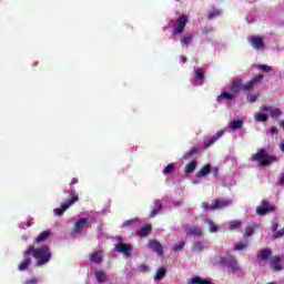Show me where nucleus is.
Wrapping results in <instances>:
<instances>
[{
    "label": "nucleus",
    "instance_id": "obj_55",
    "mask_svg": "<svg viewBox=\"0 0 284 284\" xmlns=\"http://www.w3.org/2000/svg\"><path fill=\"white\" fill-rule=\"evenodd\" d=\"M27 227H32V221H27Z\"/></svg>",
    "mask_w": 284,
    "mask_h": 284
},
{
    "label": "nucleus",
    "instance_id": "obj_38",
    "mask_svg": "<svg viewBox=\"0 0 284 284\" xmlns=\"http://www.w3.org/2000/svg\"><path fill=\"white\" fill-rule=\"evenodd\" d=\"M256 121H260L261 123H267V114L260 113L255 116Z\"/></svg>",
    "mask_w": 284,
    "mask_h": 284
},
{
    "label": "nucleus",
    "instance_id": "obj_20",
    "mask_svg": "<svg viewBox=\"0 0 284 284\" xmlns=\"http://www.w3.org/2000/svg\"><path fill=\"white\" fill-rule=\"evenodd\" d=\"M195 79H197L199 85H203L205 83V71L201 68L195 70Z\"/></svg>",
    "mask_w": 284,
    "mask_h": 284
},
{
    "label": "nucleus",
    "instance_id": "obj_1",
    "mask_svg": "<svg viewBox=\"0 0 284 284\" xmlns=\"http://www.w3.org/2000/svg\"><path fill=\"white\" fill-rule=\"evenodd\" d=\"M23 260L18 265L19 272H26L32 265V258L36 260L37 267H43L47 263H50L52 258V252H50L49 246H41L39 248L34 245H29L26 251H23Z\"/></svg>",
    "mask_w": 284,
    "mask_h": 284
},
{
    "label": "nucleus",
    "instance_id": "obj_34",
    "mask_svg": "<svg viewBox=\"0 0 284 284\" xmlns=\"http://www.w3.org/2000/svg\"><path fill=\"white\" fill-rule=\"evenodd\" d=\"M205 250V244L203 242H196L193 244V252H203Z\"/></svg>",
    "mask_w": 284,
    "mask_h": 284
},
{
    "label": "nucleus",
    "instance_id": "obj_21",
    "mask_svg": "<svg viewBox=\"0 0 284 284\" xmlns=\"http://www.w3.org/2000/svg\"><path fill=\"white\" fill-rule=\"evenodd\" d=\"M163 210V203L161 201H155L154 209L151 211L150 219H154Z\"/></svg>",
    "mask_w": 284,
    "mask_h": 284
},
{
    "label": "nucleus",
    "instance_id": "obj_12",
    "mask_svg": "<svg viewBox=\"0 0 284 284\" xmlns=\"http://www.w3.org/2000/svg\"><path fill=\"white\" fill-rule=\"evenodd\" d=\"M230 205H232V200H215L211 204V210H223Z\"/></svg>",
    "mask_w": 284,
    "mask_h": 284
},
{
    "label": "nucleus",
    "instance_id": "obj_4",
    "mask_svg": "<svg viewBox=\"0 0 284 284\" xmlns=\"http://www.w3.org/2000/svg\"><path fill=\"white\" fill-rule=\"evenodd\" d=\"M171 23H173V36L183 34L185 32V26H187V17L182 14L176 20H171Z\"/></svg>",
    "mask_w": 284,
    "mask_h": 284
},
{
    "label": "nucleus",
    "instance_id": "obj_54",
    "mask_svg": "<svg viewBox=\"0 0 284 284\" xmlns=\"http://www.w3.org/2000/svg\"><path fill=\"white\" fill-rule=\"evenodd\" d=\"M272 230H273V232H276V230H278V223L273 224Z\"/></svg>",
    "mask_w": 284,
    "mask_h": 284
},
{
    "label": "nucleus",
    "instance_id": "obj_40",
    "mask_svg": "<svg viewBox=\"0 0 284 284\" xmlns=\"http://www.w3.org/2000/svg\"><path fill=\"white\" fill-rule=\"evenodd\" d=\"M257 70H260L261 72H272V67L267 64H260L257 67Z\"/></svg>",
    "mask_w": 284,
    "mask_h": 284
},
{
    "label": "nucleus",
    "instance_id": "obj_43",
    "mask_svg": "<svg viewBox=\"0 0 284 284\" xmlns=\"http://www.w3.org/2000/svg\"><path fill=\"white\" fill-rule=\"evenodd\" d=\"M185 247V241L180 242L173 246V252H181Z\"/></svg>",
    "mask_w": 284,
    "mask_h": 284
},
{
    "label": "nucleus",
    "instance_id": "obj_30",
    "mask_svg": "<svg viewBox=\"0 0 284 284\" xmlns=\"http://www.w3.org/2000/svg\"><path fill=\"white\" fill-rule=\"evenodd\" d=\"M221 99H226V101H234V93L222 92V93L217 97V101H221Z\"/></svg>",
    "mask_w": 284,
    "mask_h": 284
},
{
    "label": "nucleus",
    "instance_id": "obj_24",
    "mask_svg": "<svg viewBox=\"0 0 284 284\" xmlns=\"http://www.w3.org/2000/svg\"><path fill=\"white\" fill-rule=\"evenodd\" d=\"M196 170V160H192L190 163H187L184 168V174H192Z\"/></svg>",
    "mask_w": 284,
    "mask_h": 284
},
{
    "label": "nucleus",
    "instance_id": "obj_19",
    "mask_svg": "<svg viewBox=\"0 0 284 284\" xmlns=\"http://www.w3.org/2000/svg\"><path fill=\"white\" fill-rule=\"evenodd\" d=\"M207 174H212V166L210 164H205L197 173V179H201L202 176H207Z\"/></svg>",
    "mask_w": 284,
    "mask_h": 284
},
{
    "label": "nucleus",
    "instance_id": "obj_18",
    "mask_svg": "<svg viewBox=\"0 0 284 284\" xmlns=\"http://www.w3.org/2000/svg\"><path fill=\"white\" fill-rule=\"evenodd\" d=\"M184 232L187 236H201L202 234L201 229L196 226H190V225L184 226Z\"/></svg>",
    "mask_w": 284,
    "mask_h": 284
},
{
    "label": "nucleus",
    "instance_id": "obj_11",
    "mask_svg": "<svg viewBox=\"0 0 284 284\" xmlns=\"http://www.w3.org/2000/svg\"><path fill=\"white\" fill-rule=\"evenodd\" d=\"M248 43L254 50H263L265 48V42H263V38L261 37H250Z\"/></svg>",
    "mask_w": 284,
    "mask_h": 284
},
{
    "label": "nucleus",
    "instance_id": "obj_23",
    "mask_svg": "<svg viewBox=\"0 0 284 284\" xmlns=\"http://www.w3.org/2000/svg\"><path fill=\"white\" fill-rule=\"evenodd\" d=\"M192 39H194V36L192 33H186L181 38L180 43L182 47L190 45L192 43Z\"/></svg>",
    "mask_w": 284,
    "mask_h": 284
},
{
    "label": "nucleus",
    "instance_id": "obj_42",
    "mask_svg": "<svg viewBox=\"0 0 284 284\" xmlns=\"http://www.w3.org/2000/svg\"><path fill=\"white\" fill-rule=\"evenodd\" d=\"M254 235V227L253 226H246L244 231V236L250 237Z\"/></svg>",
    "mask_w": 284,
    "mask_h": 284
},
{
    "label": "nucleus",
    "instance_id": "obj_53",
    "mask_svg": "<svg viewBox=\"0 0 284 284\" xmlns=\"http://www.w3.org/2000/svg\"><path fill=\"white\" fill-rule=\"evenodd\" d=\"M262 112H270V106L268 105H264L262 108Z\"/></svg>",
    "mask_w": 284,
    "mask_h": 284
},
{
    "label": "nucleus",
    "instance_id": "obj_41",
    "mask_svg": "<svg viewBox=\"0 0 284 284\" xmlns=\"http://www.w3.org/2000/svg\"><path fill=\"white\" fill-rule=\"evenodd\" d=\"M210 232H219V226L212 220L207 221Z\"/></svg>",
    "mask_w": 284,
    "mask_h": 284
},
{
    "label": "nucleus",
    "instance_id": "obj_49",
    "mask_svg": "<svg viewBox=\"0 0 284 284\" xmlns=\"http://www.w3.org/2000/svg\"><path fill=\"white\" fill-rule=\"evenodd\" d=\"M213 175L219 176V168L211 169Z\"/></svg>",
    "mask_w": 284,
    "mask_h": 284
},
{
    "label": "nucleus",
    "instance_id": "obj_31",
    "mask_svg": "<svg viewBox=\"0 0 284 284\" xmlns=\"http://www.w3.org/2000/svg\"><path fill=\"white\" fill-rule=\"evenodd\" d=\"M192 284H212L209 280H203L201 276H194L191 280Z\"/></svg>",
    "mask_w": 284,
    "mask_h": 284
},
{
    "label": "nucleus",
    "instance_id": "obj_36",
    "mask_svg": "<svg viewBox=\"0 0 284 284\" xmlns=\"http://www.w3.org/2000/svg\"><path fill=\"white\" fill-rule=\"evenodd\" d=\"M175 165L173 163H170L169 165H166L163 170V174H172V172H174L175 170Z\"/></svg>",
    "mask_w": 284,
    "mask_h": 284
},
{
    "label": "nucleus",
    "instance_id": "obj_16",
    "mask_svg": "<svg viewBox=\"0 0 284 284\" xmlns=\"http://www.w3.org/2000/svg\"><path fill=\"white\" fill-rule=\"evenodd\" d=\"M230 90L232 94H239V92L243 90V80L241 79L233 80Z\"/></svg>",
    "mask_w": 284,
    "mask_h": 284
},
{
    "label": "nucleus",
    "instance_id": "obj_58",
    "mask_svg": "<svg viewBox=\"0 0 284 284\" xmlns=\"http://www.w3.org/2000/svg\"><path fill=\"white\" fill-rule=\"evenodd\" d=\"M203 32H205V34H207V31L204 30Z\"/></svg>",
    "mask_w": 284,
    "mask_h": 284
},
{
    "label": "nucleus",
    "instance_id": "obj_39",
    "mask_svg": "<svg viewBox=\"0 0 284 284\" xmlns=\"http://www.w3.org/2000/svg\"><path fill=\"white\" fill-rule=\"evenodd\" d=\"M247 245H248V243H247V241L246 242H240L236 246H235V251L236 252H239V251H241V250H247Z\"/></svg>",
    "mask_w": 284,
    "mask_h": 284
},
{
    "label": "nucleus",
    "instance_id": "obj_50",
    "mask_svg": "<svg viewBox=\"0 0 284 284\" xmlns=\"http://www.w3.org/2000/svg\"><path fill=\"white\" fill-rule=\"evenodd\" d=\"M181 63H187V58L185 55L180 57Z\"/></svg>",
    "mask_w": 284,
    "mask_h": 284
},
{
    "label": "nucleus",
    "instance_id": "obj_25",
    "mask_svg": "<svg viewBox=\"0 0 284 284\" xmlns=\"http://www.w3.org/2000/svg\"><path fill=\"white\" fill-rule=\"evenodd\" d=\"M48 239H50V231H43L37 236L36 243H43L48 241Z\"/></svg>",
    "mask_w": 284,
    "mask_h": 284
},
{
    "label": "nucleus",
    "instance_id": "obj_47",
    "mask_svg": "<svg viewBox=\"0 0 284 284\" xmlns=\"http://www.w3.org/2000/svg\"><path fill=\"white\" fill-rule=\"evenodd\" d=\"M202 209H204L205 211L206 210H212V205H210V203H207V202H203L202 203Z\"/></svg>",
    "mask_w": 284,
    "mask_h": 284
},
{
    "label": "nucleus",
    "instance_id": "obj_22",
    "mask_svg": "<svg viewBox=\"0 0 284 284\" xmlns=\"http://www.w3.org/2000/svg\"><path fill=\"white\" fill-rule=\"evenodd\" d=\"M221 14H223V11H221V9L213 8L211 11H209L206 19L211 21V19H216V17H221Z\"/></svg>",
    "mask_w": 284,
    "mask_h": 284
},
{
    "label": "nucleus",
    "instance_id": "obj_46",
    "mask_svg": "<svg viewBox=\"0 0 284 284\" xmlns=\"http://www.w3.org/2000/svg\"><path fill=\"white\" fill-rule=\"evenodd\" d=\"M39 281L37 280V277H31L29 280H27L26 282H23V284H38Z\"/></svg>",
    "mask_w": 284,
    "mask_h": 284
},
{
    "label": "nucleus",
    "instance_id": "obj_33",
    "mask_svg": "<svg viewBox=\"0 0 284 284\" xmlns=\"http://www.w3.org/2000/svg\"><path fill=\"white\" fill-rule=\"evenodd\" d=\"M243 222L241 221H231L230 225H229V230H239L240 227H242Z\"/></svg>",
    "mask_w": 284,
    "mask_h": 284
},
{
    "label": "nucleus",
    "instance_id": "obj_2",
    "mask_svg": "<svg viewBox=\"0 0 284 284\" xmlns=\"http://www.w3.org/2000/svg\"><path fill=\"white\" fill-rule=\"evenodd\" d=\"M251 160L258 161L262 168H267V165H272V163L276 161V156L267 154V151H265V149H258L256 154H253L251 156Z\"/></svg>",
    "mask_w": 284,
    "mask_h": 284
},
{
    "label": "nucleus",
    "instance_id": "obj_29",
    "mask_svg": "<svg viewBox=\"0 0 284 284\" xmlns=\"http://www.w3.org/2000/svg\"><path fill=\"white\" fill-rule=\"evenodd\" d=\"M165 274H168V268L165 267L158 268L156 274L154 276V281H161V278L165 277Z\"/></svg>",
    "mask_w": 284,
    "mask_h": 284
},
{
    "label": "nucleus",
    "instance_id": "obj_32",
    "mask_svg": "<svg viewBox=\"0 0 284 284\" xmlns=\"http://www.w3.org/2000/svg\"><path fill=\"white\" fill-rule=\"evenodd\" d=\"M90 258H91V263H95V264H99L101 263V261H103V257L99 252L93 253Z\"/></svg>",
    "mask_w": 284,
    "mask_h": 284
},
{
    "label": "nucleus",
    "instance_id": "obj_9",
    "mask_svg": "<svg viewBox=\"0 0 284 284\" xmlns=\"http://www.w3.org/2000/svg\"><path fill=\"white\" fill-rule=\"evenodd\" d=\"M148 247L150 250H153L158 256H163L164 251H163V244L156 240H150L148 243Z\"/></svg>",
    "mask_w": 284,
    "mask_h": 284
},
{
    "label": "nucleus",
    "instance_id": "obj_28",
    "mask_svg": "<svg viewBox=\"0 0 284 284\" xmlns=\"http://www.w3.org/2000/svg\"><path fill=\"white\" fill-rule=\"evenodd\" d=\"M95 278L98 283H106L108 282V275L103 271H95Z\"/></svg>",
    "mask_w": 284,
    "mask_h": 284
},
{
    "label": "nucleus",
    "instance_id": "obj_15",
    "mask_svg": "<svg viewBox=\"0 0 284 284\" xmlns=\"http://www.w3.org/2000/svg\"><path fill=\"white\" fill-rule=\"evenodd\" d=\"M87 223H89L88 217L79 219L73 225V232L79 234L85 227Z\"/></svg>",
    "mask_w": 284,
    "mask_h": 284
},
{
    "label": "nucleus",
    "instance_id": "obj_35",
    "mask_svg": "<svg viewBox=\"0 0 284 284\" xmlns=\"http://www.w3.org/2000/svg\"><path fill=\"white\" fill-rule=\"evenodd\" d=\"M270 114L272 119H278V116L283 114V111H281V109H272Z\"/></svg>",
    "mask_w": 284,
    "mask_h": 284
},
{
    "label": "nucleus",
    "instance_id": "obj_5",
    "mask_svg": "<svg viewBox=\"0 0 284 284\" xmlns=\"http://www.w3.org/2000/svg\"><path fill=\"white\" fill-rule=\"evenodd\" d=\"M220 263L221 265H227V267H230V270H233V272H239V270H241V267L239 266V262H236V258L232 255H229L226 257L221 256Z\"/></svg>",
    "mask_w": 284,
    "mask_h": 284
},
{
    "label": "nucleus",
    "instance_id": "obj_56",
    "mask_svg": "<svg viewBox=\"0 0 284 284\" xmlns=\"http://www.w3.org/2000/svg\"><path fill=\"white\" fill-rule=\"evenodd\" d=\"M280 150H282V152H284V141L280 144Z\"/></svg>",
    "mask_w": 284,
    "mask_h": 284
},
{
    "label": "nucleus",
    "instance_id": "obj_26",
    "mask_svg": "<svg viewBox=\"0 0 284 284\" xmlns=\"http://www.w3.org/2000/svg\"><path fill=\"white\" fill-rule=\"evenodd\" d=\"M243 128V120H233L229 123L230 130H241Z\"/></svg>",
    "mask_w": 284,
    "mask_h": 284
},
{
    "label": "nucleus",
    "instance_id": "obj_13",
    "mask_svg": "<svg viewBox=\"0 0 284 284\" xmlns=\"http://www.w3.org/2000/svg\"><path fill=\"white\" fill-rule=\"evenodd\" d=\"M271 270L274 272H281L283 270V265L281 264L280 255H274L270 258Z\"/></svg>",
    "mask_w": 284,
    "mask_h": 284
},
{
    "label": "nucleus",
    "instance_id": "obj_51",
    "mask_svg": "<svg viewBox=\"0 0 284 284\" xmlns=\"http://www.w3.org/2000/svg\"><path fill=\"white\" fill-rule=\"evenodd\" d=\"M140 270H141L142 272H148V265L141 264V265H140Z\"/></svg>",
    "mask_w": 284,
    "mask_h": 284
},
{
    "label": "nucleus",
    "instance_id": "obj_3",
    "mask_svg": "<svg viewBox=\"0 0 284 284\" xmlns=\"http://www.w3.org/2000/svg\"><path fill=\"white\" fill-rule=\"evenodd\" d=\"M69 196L70 200H67L64 203H62L61 207L53 210L55 216H63L65 210H69L70 207H72V205H74V203H77V201H79V195H77V193L74 192H71Z\"/></svg>",
    "mask_w": 284,
    "mask_h": 284
},
{
    "label": "nucleus",
    "instance_id": "obj_48",
    "mask_svg": "<svg viewBox=\"0 0 284 284\" xmlns=\"http://www.w3.org/2000/svg\"><path fill=\"white\" fill-rule=\"evenodd\" d=\"M270 132H271V134H278V128L272 126V128L270 129Z\"/></svg>",
    "mask_w": 284,
    "mask_h": 284
},
{
    "label": "nucleus",
    "instance_id": "obj_6",
    "mask_svg": "<svg viewBox=\"0 0 284 284\" xmlns=\"http://www.w3.org/2000/svg\"><path fill=\"white\" fill-rule=\"evenodd\" d=\"M263 79H265V77L263 74L253 77L248 82H246L242 87L243 92H247V91L252 90V88H256V85H261V83H263Z\"/></svg>",
    "mask_w": 284,
    "mask_h": 284
},
{
    "label": "nucleus",
    "instance_id": "obj_7",
    "mask_svg": "<svg viewBox=\"0 0 284 284\" xmlns=\"http://www.w3.org/2000/svg\"><path fill=\"white\" fill-rule=\"evenodd\" d=\"M275 210L276 207L271 205L267 200H263L261 205L256 207V214H258V216H265L267 212H274Z\"/></svg>",
    "mask_w": 284,
    "mask_h": 284
},
{
    "label": "nucleus",
    "instance_id": "obj_52",
    "mask_svg": "<svg viewBox=\"0 0 284 284\" xmlns=\"http://www.w3.org/2000/svg\"><path fill=\"white\" fill-rule=\"evenodd\" d=\"M77 183H79V179L73 178V179L71 180L70 185H77Z\"/></svg>",
    "mask_w": 284,
    "mask_h": 284
},
{
    "label": "nucleus",
    "instance_id": "obj_37",
    "mask_svg": "<svg viewBox=\"0 0 284 284\" xmlns=\"http://www.w3.org/2000/svg\"><path fill=\"white\" fill-rule=\"evenodd\" d=\"M139 223V219H131L123 222L122 227H130V225H134Z\"/></svg>",
    "mask_w": 284,
    "mask_h": 284
},
{
    "label": "nucleus",
    "instance_id": "obj_45",
    "mask_svg": "<svg viewBox=\"0 0 284 284\" xmlns=\"http://www.w3.org/2000/svg\"><path fill=\"white\" fill-rule=\"evenodd\" d=\"M284 236V227L281 229L280 231H276L274 234V239H281Z\"/></svg>",
    "mask_w": 284,
    "mask_h": 284
},
{
    "label": "nucleus",
    "instance_id": "obj_17",
    "mask_svg": "<svg viewBox=\"0 0 284 284\" xmlns=\"http://www.w3.org/2000/svg\"><path fill=\"white\" fill-rule=\"evenodd\" d=\"M152 232V224H144L139 231L135 232L136 236L140 239H144L145 236H150Z\"/></svg>",
    "mask_w": 284,
    "mask_h": 284
},
{
    "label": "nucleus",
    "instance_id": "obj_57",
    "mask_svg": "<svg viewBox=\"0 0 284 284\" xmlns=\"http://www.w3.org/2000/svg\"><path fill=\"white\" fill-rule=\"evenodd\" d=\"M280 125H281V128H283V130H284V121H282V122L280 123Z\"/></svg>",
    "mask_w": 284,
    "mask_h": 284
},
{
    "label": "nucleus",
    "instance_id": "obj_8",
    "mask_svg": "<svg viewBox=\"0 0 284 284\" xmlns=\"http://www.w3.org/2000/svg\"><path fill=\"white\" fill-rule=\"evenodd\" d=\"M271 257H272V248H263L257 252L256 262L258 263V265H261L262 263L270 261Z\"/></svg>",
    "mask_w": 284,
    "mask_h": 284
},
{
    "label": "nucleus",
    "instance_id": "obj_27",
    "mask_svg": "<svg viewBox=\"0 0 284 284\" xmlns=\"http://www.w3.org/2000/svg\"><path fill=\"white\" fill-rule=\"evenodd\" d=\"M199 154V149L197 148H192L190 151L184 153L183 159L184 161H190L193 156H196Z\"/></svg>",
    "mask_w": 284,
    "mask_h": 284
},
{
    "label": "nucleus",
    "instance_id": "obj_44",
    "mask_svg": "<svg viewBox=\"0 0 284 284\" xmlns=\"http://www.w3.org/2000/svg\"><path fill=\"white\" fill-rule=\"evenodd\" d=\"M246 99H247L248 103H256V101L258 99V95H256V94H247Z\"/></svg>",
    "mask_w": 284,
    "mask_h": 284
},
{
    "label": "nucleus",
    "instance_id": "obj_10",
    "mask_svg": "<svg viewBox=\"0 0 284 284\" xmlns=\"http://www.w3.org/2000/svg\"><path fill=\"white\" fill-rule=\"evenodd\" d=\"M115 252L124 254V256H132V244L120 243L115 246Z\"/></svg>",
    "mask_w": 284,
    "mask_h": 284
},
{
    "label": "nucleus",
    "instance_id": "obj_14",
    "mask_svg": "<svg viewBox=\"0 0 284 284\" xmlns=\"http://www.w3.org/2000/svg\"><path fill=\"white\" fill-rule=\"evenodd\" d=\"M223 134H225V130H220L217 131L212 139L206 140L204 142V150H207V148H212V145L215 144V142L217 141V139H221V136H223Z\"/></svg>",
    "mask_w": 284,
    "mask_h": 284
}]
</instances>
